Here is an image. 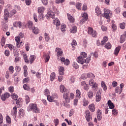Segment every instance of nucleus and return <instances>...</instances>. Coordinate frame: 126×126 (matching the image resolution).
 Segmentation results:
<instances>
[{"mask_svg": "<svg viewBox=\"0 0 126 126\" xmlns=\"http://www.w3.org/2000/svg\"><path fill=\"white\" fill-rule=\"evenodd\" d=\"M44 19L45 16H44V14H43V13H40L38 16V19H39V20H44Z\"/></svg>", "mask_w": 126, "mask_h": 126, "instance_id": "nucleus-44", "label": "nucleus"}, {"mask_svg": "<svg viewBox=\"0 0 126 126\" xmlns=\"http://www.w3.org/2000/svg\"><path fill=\"white\" fill-rule=\"evenodd\" d=\"M30 80V79H29V78H28V77L26 78L23 80V84L27 83L29 82Z\"/></svg>", "mask_w": 126, "mask_h": 126, "instance_id": "nucleus-56", "label": "nucleus"}, {"mask_svg": "<svg viewBox=\"0 0 126 126\" xmlns=\"http://www.w3.org/2000/svg\"><path fill=\"white\" fill-rule=\"evenodd\" d=\"M85 118L87 122H90V120H92V116H91V114H90V111H86Z\"/></svg>", "mask_w": 126, "mask_h": 126, "instance_id": "nucleus-10", "label": "nucleus"}, {"mask_svg": "<svg viewBox=\"0 0 126 126\" xmlns=\"http://www.w3.org/2000/svg\"><path fill=\"white\" fill-rule=\"evenodd\" d=\"M56 52L57 53V56L59 58H61V57H63V50L62 49L57 47L56 48Z\"/></svg>", "mask_w": 126, "mask_h": 126, "instance_id": "nucleus-9", "label": "nucleus"}, {"mask_svg": "<svg viewBox=\"0 0 126 126\" xmlns=\"http://www.w3.org/2000/svg\"><path fill=\"white\" fill-rule=\"evenodd\" d=\"M56 78V73L53 72L50 75V80L51 81H54V79Z\"/></svg>", "mask_w": 126, "mask_h": 126, "instance_id": "nucleus-34", "label": "nucleus"}, {"mask_svg": "<svg viewBox=\"0 0 126 126\" xmlns=\"http://www.w3.org/2000/svg\"><path fill=\"white\" fill-rule=\"evenodd\" d=\"M48 11L46 15V17H51V18H55V13L51 11V8H48Z\"/></svg>", "mask_w": 126, "mask_h": 126, "instance_id": "nucleus-12", "label": "nucleus"}, {"mask_svg": "<svg viewBox=\"0 0 126 126\" xmlns=\"http://www.w3.org/2000/svg\"><path fill=\"white\" fill-rule=\"evenodd\" d=\"M14 27H19L21 28L22 27V23L21 22H15L13 23Z\"/></svg>", "mask_w": 126, "mask_h": 126, "instance_id": "nucleus-17", "label": "nucleus"}, {"mask_svg": "<svg viewBox=\"0 0 126 126\" xmlns=\"http://www.w3.org/2000/svg\"><path fill=\"white\" fill-rule=\"evenodd\" d=\"M24 115H25V112H24V111H19V116L21 118H23V117H24Z\"/></svg>", "mask_w": 126, "mask_h": 126, "instance_id": "nucleus-43", "label": "nucleus"}, {"mask_svg": "<svg viewBox=\"0 0 126 126\" xmlns=\"http://www.w3.org/2000/svg\"><path fill=\"white\" fill-rule=\"evenodd\" d=\"M44 95H45L46 96H49V94H50V91L49 90H48V89H46L44 90Z\"/></svg>", "mask_w": 126, "mask_h": 126, "instance_id": "nucleus-54", "label": "nucleus"}, {"mask_svg": "<svg viewBox=\"0 0 126 126\" xmlns=\"http://www.w3.org/2000/svg\"><path fill=\"white\" fill-rule=\"evenodd\" d=\"M25 97L26 104H28V103L30 102V97H29V96H28L27 94H26Z\"/></svg>", "mask_w": 126, "mask_h": 126, "instance_id": "nucleus-47", "label": "nucleus"}, {"mask_svg": "<svg viewBox=\"0 0 126 126\" xmlns=\"http://www.w3.org/2000/svg\"><path fill=\"white\" fill-rule=\"evenodd\" d=\"M89 104V101L87 99H84L83 100V105L84 107H86V106H88Z\"/></svg>", "mask_w": 126, "mask_h": 126, "instance_id": "nucleus-38", "label": "nucleus"}, {"mask_svg": "<svg viewBox=\"0 0 126 126\" xmlns=\"http://www.w3.org/2000/svg\"><path fill=\"white\" fill-rule=\"evenodd\" d=\"M23 88L24 90H27L28 91H29V90H30V87L27 84H25L23 85Z\"/></svg>", "mask_w": 126, "mask_h": 126, "instance_id": "nucleus-39", "label": "nucleus"}, {"mask_svg": "<svg viewBox=\"0 0 126 126\" xmlns=\"http://www.w3.org/2000/svg\"><path fill=\"white\" fill-rule=\"evenodd\" d=\"M28 110L31 111H37V110H38V107H37V104L31 103L28 107Z\"/></svg>", "mask_w": 126, "mask_h": 126, "instance_id": "nucleus-5", "label": "nucleus"}, {"mask_svg": "<svg viewBox=\"0 0 126 126\" xmlns=\"http://www.w3.org/2000/svg\"><path fill=\"white\" fill-rule=\"evenodd\" d=\"M88 19V15L86 13H84L82 17V19L81 20V22H80L81 24H84V23H85V22L87 21Z\"/></svg>", "mask_w": 126, "mask_h": 126, "instance_id": "nucleus-7", "label": "nucleus"}, {"mask_svg": "<svg viewBox=\"0 0 126 126\" xmlns=\"http://www.w3.org/2000/svg\"><path fill=\"white\" fill-rule=\"evenodd\" d=\"M6 122L8 124H11V119H10V117L8 115L6 116Z\"/></svg>", "mask_w": 126, "mask_h": 126, "instance_id": "nucleus-50", "label": "nucleus"}, {"mask_svg": "<svg viewBox=\"0 0 126 126\" xmlns=\"http://www.w3.org/2000/svg\"><path fill=\"white\" fill-rule=\"evenodd\" d=\"M104 47L107 50H110V49H112V45L110 42H108L105 45Z\"/></svg>", "mask_w": 126, "mask_h": 126, "instance_id": "nucleus-33", "label": "nucleus"}, {"mask_svg": "<svg viewBox=\"0 0 126 126\" xmlns=\"http://www.w3.org/2000/svg\"><path fill=\"white\" fill-rule=\"evenodd\" d=\"M29 46H30V44L28 43H27L25 44V49H26L27 52L29 51V50L30 49V47Z\"/></svg>", "mask_w": 126, "mask_h": 126, "instance_id": "nucleus-58", "label": "nucleus"}, {"mask_svg": "<svg viewBox=\"0 0 126 126\" xmlns=\"http://www.w3.org/2000/svg\"><path fill=\"white\" fill-rule=\"evenodd\" d=\"M60 75H63L64 72V67L61 66L59 70Z\"/></svg>", "mask_w": 126, "mask_h": 126, "instance_id": "nucleus-25", "label": "nucleus"}, {"mask_svg": "<svg viewBox=\"0 0 126 126\" xmlns=\"http://www.w3.org/2000/svg\"><path fill=\"white\" fill-rule=\"evenodd\" d=\"M14 67L13 66H10L9 67L8 70H9V72L12 74L13 72H14Z\"/></svg>", "mask_w": 126, "mask_h": 126, "instance_id": "nucleus-48", "label": "nucleus"}, {"mask_svg": "<svg viewBox=\"0 0 126 126\" xmlns=\"http://www.w3.org/2000/svg\"><path fill=\"white\" fill-rule=\"evenodd\" d=\"M81 5H82V4L80 2H77L76 4V8L77 9H78L79 10H81Z\"/></svg>", "mask_w": 126, "mask_h": 126, "instance_id": "nucleus-37", "label": "nucleus"}, {"mask_svg": "<svg viewBox=\"0 0 126 126\" xmlns=\"http://www.w3.org/2000/svg\"><path fill=\"white\" fill-rule=\"evenodd\" d=\"M4 55L6 56V57H9L10 55V52H9V50H5L4 52Z\"/></svg>", "mask_w": 126, "mask_h": 126, "instance_id": "nucleus-53", "label": "nucleus"}, {"mask_svg": "<svg viewBox=\"0 0 126 126\" xmlns=\"http://www.w3.org/2000/svg\"><path fill=\"white\" fill-rule=\"evenodd\" d=\"M101 91H98L96 94L95 96V101L96 102H99L101 101Z\"/></svg>", "mask_w": 126, "mask_h": 126, "instance_id": "nucleus-14", "label": "nucleus"}, {"mask_svg": "<svg viewBox=\"0 0 126 126\" xmlns=\"http://www.w3.org/2000/svg\"><path fill=\"white\" fill-rule=\"evenodd\" d=\"M44 36L46 42H49V41H50V35L49 34L47 33V32H45L44 33Z\"/></svg>", "mask_w": 126, "mask_h": 126, "instance_id": "nucleus-36", "label": "nucleus"}, {"mask_svg": "<svg viewBox=\"0 0 126 126\" xmlns=\"http://www.w3.org/2000/svg\"><path fill=\"white\" fill-rule=\"evenodd\" d=\"M28 26L29 27V28H30V29H32V28H33V23H32V22L30 21L28 23Z\"/></svg>", "mask_w": 126, "mask_h": 126, "instance_id": "nucleus-57", "label": "nucleus"}, {"mask_svg": "<svg viewBox=\"0 0 126 126\" xmlns=\"http://www.w3.org/2000/svg\"><path fill=\"white\" fill-rule=\"evenodd\" d=\"M35 61V56H31L30 57V62L31 63V64H32L33 63V62Z\"/></svg>", "mask_w": 126, "mask_h": 126, "instance_id": "nucleus-41", "label": "nucleus"}, {"mask_svg": "<svg viewBox=\"0 0 126 126\" xmlns=\"http://www.w3.org/2000/svg\"><path fill=\"white\" fill-rule=\"evenodd\" d=\"M77 31V28L76 26H73L70 29V32L71 33H75Z\"/></svg>", "mask_w": 126, "mask_h": 126, "instance_id": "nucleus-30", "label": "nucleus"}, {"mask_svg": "<svg viewBox=\"0 0 126 126\" xmlns=\"http://www.w3.org/2000/svg\"><path fill=\"white\" fill-rule=\"evenodd\" d=\"M101 86L103 88L104 91H106L107 89H108V88L107 87V86L106 85V84H105V82L104 81L101 82Z\"/></svg>", "mask_w": 126, "mask_h": 126, "instance_id": "nucleus-28", "label": "nucleus"}, {"mask_svg": "<svg viewBox=\"0 0 126 126\" xmlns=\"http://www.w3.org/2000/svg\"><path fill=\"white\" fill-rule=\"evenodd\" d=\"M15 40L16 43H20V37H19V36H16L15 38Z\"/></svg>", "mask_w": 126, "mask_h": 126, "instance_id": "nucleus-63", "label": "nucleus"}, {"mask_svg": "<svg viewBox=\"0 0 126 126\" xmlns=\"http://www.w3.org/2000/svg\"><path fill=\"white\" fill-rule=\"evenodd\" d=\"M7 46L10 51H12V50H13V48H14V46H13L12 44H7Z\"/></svg>", "mask_w": 126, "mask_h": 126, "instance_id": "nucleus-62", "label": "nucleus"}, {"mask_svg": "<svg viewBox=\"0 0 126 126\" xmlns=\"http://www.w3.org/2000/svg\"><path fill=\"white\" fill-rule=\"evenodd\" d=\"M23 45H24V42L21 41L20 42H16V46L17 48H21V47H23Z\"/></svg>", "mask_w": 126, "mask_h": 126, "instance_id": "nucleus-29", "label": "nucleus"}, {"mask_svg": "<svg viewBox=\"0 0 126 126\" xmlns=\"http://www.w3.org/2000/svg\"><path fill=\"white\" fill-rule=\"evenodd\" d=\"M67 16L70 22H71L72 23H73V22H74V18H73V17H72V16H71L70 14L67 13Z\"/></svg>", "mask_w": 126, "mask_h": 126, "instance_id": "nucleus-22", "label": "nucleus"}, {"mask_svg": "<svg viewBox=\"0 0 126 126\" xmlns=\"http://www.w3.org/2000/svg\"><path fill=\"white\" fill-rule=\"evenodd\" d=\"M63 98L64 100L63 102V106L66 107V108H69V105L68 103L70 102V98H69V93H66L63 94Z\"/></svg>", "mask_w": 126, "mask_h": 126, "instance_id": "nucleus-1", "label": "nucleus"}, {"mask_svg": "<svg viewBox=\"0 0 126 126\" xmlns=\"http://www.w3.org/2000/svg\"><path fill=\"white\" fill-rule=\"evenodd\" d=\"M60 92H62V93H65L67 92V89H65V87H64L63 85H61L60 86Z\"/></svg>", "mask_w": 126, "mask_h": 126, "instance_id": "nucleus-19", "label": "nucleus"}, {"mask_svg": "<svg viewBox=\"0 0 126 126\" xmlns=\"http://www.w3.org/2000/svg\"><path fill=\"white\" fill-rule=\"evenodd\" d=\"M92 86V88H93V90H94V91H98V88L99 86V85L97 83H95Z\"/></svg>", "mask_w": 126, "mask_h": 126, "instance_id": "nucleus-23", "label": "nucleus"}, {"mask_svg": "<svg viewBox=\"0 0 126 126\" xmlns=\"http://www.w3.org/2000/svg\"><path fill=\"white\" fill-rule=\"evenodd\" d=\"M12 99L15 101H16V100H17V99H18V96L16 94H13L12 95Z\"/></svg>", "mask_w": 126, "mask_h": 126, "instance_id": "nucleus-51", "label": "nucleus"}, {"mask_svg": "<svg viewBox=\"0 0 126 126\" xmlns=\"http://www.w3.org/2000/svg\"><path fill=\"white\" fill-rule=\"evenodd\" d=\"M96 83L95 81H94V80L93 79H91L89 81V84L90 86H92L93 85H94V84Z\"/></svg>", "mask_w": 126, "mask_h": 126, "instance_id": "nucleus-45", "label": "nucleus"}, {"mask_svg": "<svg viewBox=\"0 0 126 126\" xmlns=\"http://www.w3.org/2000/svg\"><path fill=\"white\" fill-rule=\"evenodd\" d=\"M120 28L121 29H125L126 28V24L123 22L120 24Z\"/></svg>", "mask_w": 126, "mask_h": 126, "instance_id": "nucleus-55", "label": "nucleus"}, {"mask_svg": "<svg viewBox=\"0 0 126 126\" xmlns=\"http://www.w3.org/2000/svg\"><path fill=\"white\" fill-rule=\"evenodd\" d=\"M115 91L116 93H119V94H120V92H121V90L120 89V87H117L115 89Z\"/></svg>", "mask_w": 126, "mask_h": 126, "instance_id": "nucleus-60", "label": "nucleus"}, {"mask_svg": "<svg viewBox=\"0 0 126 126\" xmlns=\"http://www.w3.org/2000/svg\"><path fill=\"white\" fill-rule=\"evenodd\" d=\"M10 97V94L8 93H5L4 94H2L1 99L2 101H5L6 99H8Z\"/></svg>", "mask_w": 126, "mask_h": 126, "instance_id": "nucleus-11", "label": "nucleus"}, {"mask_svg": "<svg viewBox=\"0 0 126 126\" xmlns=\"http://www.w3.org/2000/svg\"><path fill=\"white\" fill-rule=\"evenodd\" d=\"M54 123L55 124V126H59V119H55L54 120Z\"/></svg>", "mask_w": 126, "mask_h": 126, "instance_id": "nucleus-59", "label": "nucleus"}, {"mask_svg": "<svg viewBox=\"0 0 126 126\" xmlns=\"http://www.w3.org/2000/svg\"><path fill=\"white\" fill-rule=\"evenodd\" d=\"M45 9H46V8H45L44 7L41 6L37 8V11L39 14L43 13Z\"/></svg>", "mask_w": 126, "mask_h": 126, "instance_id": "nucleus-20", "label": "nucleus"}, {"mask_svg": "<svg viewBox=\"0 0 126 126\" xmlns=\"http://www.w3.org/2000/svg\"><path fill=\"white\" fill-rule=\"evenodd\" d=\"M87 76L88 78H92V79H94V78H95V75H94L93 73L90 72L87 74Z\"/></svg>", "mask_w": 126, "mask_h": 126, "instance_id": "nucleus-32", "label": "nucleus"}, {"mask_svg": "<svg viewBox=\"0 0 126 126\" xmlns=\"http://www.w3.org/2000/svg\"><path fill=\"white\" fill-rule=\"evenodd\" d=\"M76 97L78 99H80L81 97V92L79 90H77L76 91Z\"/></svg>", "mask_w": 126, "mask_h": 126, "instance_id": "nucleus-24", "label": "nucleus"}, {"mask_svg": "<svg viewBox=\"0 0 126 126\" xmlns=\"http://www.w3.org/2000/svg\"><path fill=\"white\" fill-rule=\"evenodd\" d=\"M64 64L65 65H68L69 64V60L66 59L64 62Z\"/></svg>", "mask_w": 126, "mask_h": 126, "instance_id": "nucleus-64", "label": "nucleus"}, {"mask_svg": "<svg viewBox=\"0 0 126 126\" xmlns=\"http://www.w3.org/2000/svg\"><path fill=\"white\" fill-rule=\"evenodd\" d=\"M17 114V111H12L11 112V115L12 116H14V118H16Z\"/></svg>", "mask_w": 126, "mask_h": 126, "instance_id": "nucleus-61", "label": "nucleus"}, {"mask_svg": "<svg viewBox=\"0 0 126 126\" xmlns=\"http://www.w3.org/2000/svg\"><path fill=\"white\" fill-rule=\"evenodd\" d=\"M97 119L98 121L102 120V112L100 111L97 112Z\"/></svg>", "mask_w": 126, "mask_h": 126, "instance_id": "nucleus-26", "label": "nucleus"}, {"mask_svg": "<svg viewBox=\"0 0 126 126\" xmlns=\"http://www.w3.org/2000/svg\"><path fill=\"white\" fill-rule=\"evenodd\" d=\"M71 45L73 48V50H75V46L77 45V43L76 42V40L73 39V40L71 43Z\"/></svg>", "mask_w": 126, "mask_h": 126, "instance_id": "nucleus-27", "label": "nucleus"}, {"mask_svg": "<svg viewBox=\"0 0 126 126\" xmlns=\"http://www.w3.org/2000/svg\"><path fill=\"white\" fill-rule=\"evenodd\" d=\"M47 100L49 102H54V98L51 95H47Z\"/></svg>", "mask_w": 126, "mask_h": 126, "instance_id": "nucleus-49", "label": "nucleus"}, {"mask_svg": "<svg viewBox=\"0 0 126 126\" xmlns=\"http://www.w3.org/2000/svg\"><path fill=\"white\" fill-rule=\"evenodd\" d=\"M5 45V38L3 36L1 39V45L3 47Z\"/></svg>", "mask_w": 126, "mask_h": 126, "instance_id": "nucleus-40", "label": "nucleus"}, {"mask_svg": "<svg viewBox=\"0 0 126 126\" xmlns=\"http://www.w3.org/2000/svg\"><path fill=\"white\" fill-rule=\"evenodd\" d=\"M4 20L6 22H8V18L9 17V12L7 9L4 10Z\"/></svg>", "mask_w": 126, "mask_h": 126, "instance_id": "nucleus-6", "label": "nucleus"}, {"mask_svg": "<svg viewBox=\"0 0 126 126\" xmlns=\"http://www.w3.org/2000/svg\"><path fill=\"white\" fill-rule=\"evenodd\" d=\"M103 17H105L107 19H110L111 16V11L108 9H104V13L102 14Z\"/></svg>", "mask_w": 126, "mask_h": 126, "instance_id": "nucleus-4", "label": "nucleus"}, {"mask_svg": "<svg viewBox=\"0 0 126 126\" xmlns=\"http://www.w3.org/2000/svg\"><path fill=\"white\" fill-rule=\"evenodd\" d=\"M121 49H122V47L121 46H118L116 47L114 51V54L115 56H118V55H119V53H120V51H121Z\"/></svg>", "mask_w": 126, "mask_h": 126, "instance_id": "nucleus-16", "label": "nucleus"}, {"mask_svg": "<svg viewBox=\"0 0 126 126\" xmlns=\"http://www.w3.org/2000/svg\"><path fill=\"white\" fill-rule=\"evenodd\" d=\"M88 96L89 98H90V99H91V98H93V92H92V91H90L88 93Z\"/></svg>", "mask_w": 126, "mask_h": 126, "instance_id": "nucleus-42", "label": "nucleus"}, {"mask_svg": "<svg viewBox=\"0 0 126 126\" xmlns=\"http://www.w3.org/2000/svg\"><path fill=\"white\" fill-rule=\"evenodd\" d=\"M107 104L108 107H109V109H114L115 108V105H114V103L112 102L111 100L108 101Z\"/></svg>", "mask_w": 126, "mask_h": 126, "instance_id": "nucleus-21", "label": "nucleus"}, {"mask_svg": "<svg viewBox=\"0 0 126 126\" xmlns=\"http://www.w3.org/2000/svg\"><path fill=\"white\" fill-rule=\"evenodd\" d=\"M95 12L97 16H101L102 15V11H101V9L98 6L95 7Z\"/></svg>", "mask_w": 126, "mask_h": 126, "instance_id": "nucleus-13", "label": "nucleus"}, {"mask_svg": "<svg viewBox=\"0 0 126 126\" xmlns=\"http://www.w3.org/2000/svg\"><path fill=\"white\" fill-rule=\"evenodd\" d=\"M125 41H126V36L124 34L121 35L120 37V40L121 44H123V43H124V42H125Z\"/></svg>", "mask_w": 126, "mask_h": 126, "instance_id": "nucleus-31", "label": "nucleus"}, {"mask_svg": "<svg viewBox=\"0 0 126 126\" xmlns=\"http://www.w3.org/2000/svg\"><path fill=\"white\" fill-rule=\"evenodd\" d=\"M41 2L43 3L44 5H48V3H49V0H41Z\"/></svg>", "mask_w": 126, "mask_h": 126, "instance_id": "nucleus-52", "label": "nucleus"}, {"mask_svg": "<svg viewBox=\"0 0 126 126\" xmlns=\"http://www.w3.org/2000/svg\"><path fill=\"white\" fill-rule=\"evenodd\" d=\"M87 58V54L85 52H82L80 56L77 58V62L81 64H83L85 63V58Z\"/></svg>", "mask_w": 126, "mask_h": 126, "instance_id": "nucleus-2", "label": "nucleus"}, {"mask_svg": "<svg viewBox=\"0 0 126 126\" xmlns=\"http://www.w3.org/2000/svg\"><path fill=\"white\" fill-rule=\"evenodd\" d=\"M88 33L89 35H91V36L94 38L97 37V35H98L96 31L93 30L92 28H88Z\"/></svg>", "mask_w": 126, "mask_h": 126, "instance_id": "nucleus-3", "label": "nucleus"}, {"mask_svg": "<svg viewBox=\"0 0 126 126\" xmlns=\"http://www.w3.org/2000/svg\"><path fill=\"white\" fill-rule=\"evenodd\" d=\"M32 30L34 34H39V32H40V30L37 27H32Z\"/></svg>", "mask_w": 126, "mask_h": 126, "instance_id": "nucleus-18", "label": "nucleus"}, {"mask_svg": "<svg viewBox=\"0 0 126 126\" xmlns=\"http://www.w3.org/2000/svg\"><path fill=\"white\" fill-rule=\"evenodd\" d=\"M72 66L74 68H76V69H77L78 68H79V65L77 64V63L76 62H73L72 63Z\"/></svg>", "mask_w": 126, "mask_h": 126, "instance_id": "nucleus-46", "label": "nucleus"}, {"mask_svg": "<svg viewBox=\"0 0 126 126\" xmlns=\"http://www.w3.org/2000/svg\"><path fill=\"white\" fill-rule=\"evenodd\" d=\"M53 24L56 26V29L59 30V29H60L59 26H60L61 25V22L60 21V20L58 18H55L53 20Z\"/></svg>", "mask_w": 126, "mask_h": 126, "instance_id": "nucleus-8", "label": "nucleus"}, {"mask_svg": "<svg viewBox=\"0 0 126 126\" xmlns=\"http://www.w3.org/2000/svg\"><path fill=\"white\" fill-rule=\"evenodd\" d=\"M81 86H83L84 90H86V91H88V90H89V86H88V85L86 84V82L85 81L81 82Z\"/></svg>", "mask_w": 126, "mask_h": 126, "instance_id": "nucleus-15", "label": "nucleus"}, {"mask_svg": "<svg viewBox=\"0 0 126 126\" xmlns=\"http://www.w3.org/2000/svg\"><path fill=\"white\" fill-rule=\"evenodd\" d=\"M89 110H90L91 111H95V105H94V104L89 105Z\"/></svg>", "mask_w": 126, "mask_h": 126, "instance_id": "nucleus-35", "label": "nucleus"}]
</instances>
